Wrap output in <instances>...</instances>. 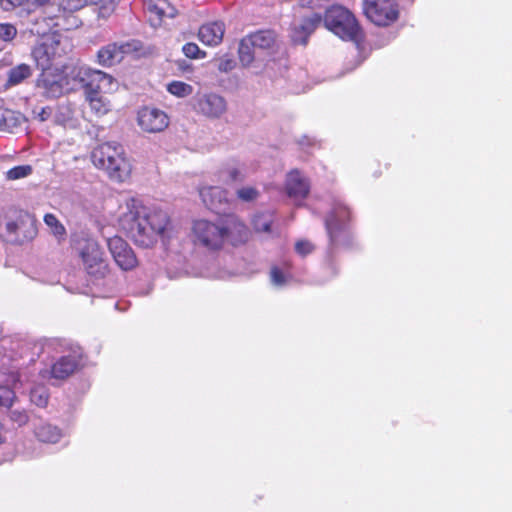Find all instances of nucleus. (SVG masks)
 <instances>
[{"mask_svg": "<svg viewBox=\"0 0 512 512\" xmlns=\"http://www.w3.org/2000/svg\"><path fill=\"white\" fill-rule=\"evenodd\" d=\"M221 177L226 182H243L247 178V168L242 163H227L221 171Z\"/></svg>", "mask_w": 512, "mask_h": 512, "instance_id": "5701e85b", "label": "nucleus"}, {"mask_svg": "<svg viewBox=\"0 0 512 512\" xmlns=\"http://www.w3.org/2000/svg\"><path fill=\"white\" fill-rule=\"evenodd\" d=\"M55 4V0H27V7H33L34 9L42 8L46 12V9L48 7H51ZM60 16L59 15H48L45 13V15L39 17L35 21V25L39 26L41 23H45L47 26V29H40L36 28L37 34H45L47 30H50L54 27H59L60 23Z\"/></svg>", "mask_w": 512, "mask_h": 512, "instance_id": "a211bd4d", "label": "nucleus"}, {"mask_svg": "<svg viewBox=\"0 0 512 512\" xmlns=\"http://www.w3.org/2000/svg\"><path fill=\"white\" fill-rule=\"evenodd\" d=\"M225 25L221 21L209 22L202 25L198 32L200 41L208 46H217L222 42Z\"/></svg>", "mask_w": 512, "mask_h": 512, "instance_id": "f3484780", "label": "nucleus"}, {"mask_svg": "<svg viewBox=\"0 0 512 512\" xmlns=\"http://www.w3.org/2000/svg\"><path fill=\"white\" fill-rule=\"evenodd\" d=\"M192 233L195 243L209 250H218L226 243L235 246L248 240L247 227L234 214L220 217L215 222L206 219L196 220Z\"/></svg>", "mask_w": 512, "mask_h": 512, "instance_id": "f03ea898", "label": "nucleus"}, {"mask_svg": "<svg viewBox=\"0 0 512 512\" xmlns=\"http://www.w3.org/2000/svg\"><path fill=\"white\" fill-rule=\"evenodd\" d=\"M44 222L50 229V233L61 242L66 237V229L54 214L48 213L44 216Z\"/></svg>", "mask_w": 512, "mask_h": 512, "instance_id": "cd10ccee", "label": "nucleus"}, {"mask_svg": "<svg viewBox=\"0 0 512 512\" xmlns=\"http://www.w3.org/2000/svg\"><path fill=\"white\" fill-rule=\"evenodd\" d=\"M107 245L115 263L122 270L127 271L136 267L137 258L125 240L115 236L108 239Z\"/></svg>", "mask_w": 512, "mask_h": 512, "instance_id": "f8f14e48", "label": "nucleus"}, {"mask_svg": "<svg viewBox=\"0 0 512 512\" xmlns=\"http://www.w3.org/2000/svg\"><path fill=\"white\" fill-rule=\"evenodd\" d=\"M79 256L85 271L97 279L103 278L108 272V264L104 251L94 239H85L78 247Z\"/></svg>", "mask_w": 512, "mask_h": 512, "instance_id": "0eeeda50", "label": "nucleus"}, {"mask_svg": "<svg viewBox=\"0 0 512 512\" xmlns=\"http://www.w3.org/2000/svg\"><path fill=\"white\" fill-rule=\"evenodd\" d=\"M32 173V167L30 165H20L11 168L6 172V178L8 180H18L29 176Z\"/></svg>", "mask_w": 512, "mask_h": 512, "instance_id": "c9c22d12", "label": "nucleus"}, {"mask_svg": "<svg viewBox=\"0 0 512 512\" xmlns=\"http://www.w3.org/2000/svg\"><path fill=\"white\" fill-rule=\"evenodd\" d=\"M350 217L348 208L341 202H336L331 214L326 218V230L330 240V246L336 247L346 244L349 238L347 222Z\"/></svg>", "mask_w": 512, "mask_h": 512, "instance_id": "6e6552de", "label": "nucleus"}, {"mask_svg": "<svg viewBox=\"0 0 512 512\" xmlns=\"http://www.w3.org/2000/svg\"><path fill=\"white\" fill-rule=\"evenodd\" d=\"M183 53L189 58H204L205 52H202L195 43H186L183 46Z\"/></svg>", "mask_w": 512, "mask_h": 512, "instance_id": "4c0bfd02", "label": "nucleus"}, {"mask_svg": "<svg viewBox=\"0 0 512 512\" xmlns=\"http://www.w3.org/2000/svg\"><path fill=\"white\" fill-rule=\"evenodd\" d=\"M246 38L256 49H269L275 43L276 35L271 30H260Z\"/></svg>", "mask_w": 512, "mask_h": 512, "instance_id": "393cba45", "label": "nucleus"}, {"mask_svg": "<svg viewBox=\"0 0 512 512\" xmlns=\"http://www.w3.org/2000/svg\"><path fill=\"white\" fill-rule=\"evenodd\" d=\"M147 8L150 12L155 13L160 18L174 17L175 14L174 8L167 0H150L147 4Z\"/></svg>", "mask_w": 512, "mask_h": 512, "instance_id": "bb28decb", "label": "nucleus"}, {"mask_svg": "<svg viewBox=\"0 0 512 512\" xmlns=\"http://www.w3.org/2000/svg\"><path fill=\"white\" fill-rule=\"evenodd\" d=\"M49 393L45 386L35 385L30 390V401L38 407H45L48 404Z\"/></svg>", "mask_w": 512, "mask_h": 512, "instance_id": "7c9ffc66", "label": "nucleus"}, {"mask_svg": "<svg viewBox=\"0 0 512 512\" xmlns=\"http://www.w3.org/2000/svg\"><path fill=\"white\" fill-rule=\"evenodd\" d=\"M91 161L114 182H125L131 176V161L118 143L106 142L96 146L91 152Z\"/></svg>", "mask_w": 512, "mask_h": 512, "instance_id": "20e7f679", "label": "nucleus"}, {"mask_svg": "<svg viewBox=\"0 0 512 512\" xmlns=\"http://www.w3.org/2000/svg\"><path fill=\"white\" fill-rule=\"evenodd\" d=\"M138 125L148 133H158L169 125L167 114L157 108L145 107L138 112Z\"/></svg>", "mask_w": 512, "mask_h": 512, "instance_id": "ddd939ff", "label": "nucleus"}, {"mask_svg": "<svg viewBox=\"0 0 512 512\" xmlns=\"http://www.w3.org/2000/svg\"><path fill=\"white\" fill-rule=\"evenodd\" d=\"M105 8L113 10L115 8V1L114 0H108V6L105 7Z\"/></svg>", "mask_w": 512, "mask_h": 512, "instance_id": "49530a36", "label": "nucleus"}, {"mask_svg": "<svg viewBox=\"0 0 512 512\" xmlns=\"http://www.w3.org/2000/svg\"><path fill=\"white\" fill-rule=\"evenodd\" d=\"M6 229H7V231H9V232H11V233H12V232H15V231H16V229H17V224H16L15 222H13V221L8 222V223L6 224Z\"/></svg>", "mask_w": 512, "mask_h": 512, "instance_id": "a18cd8bd", "label": "nucleus"}, {"mask_svg": "<svg viewBox=\"0 0 512 512\" xmlns=\"http://www.w3.org/2000/svg\"><path fill=\"white\" fill-rule=\"evenodd\" d=\"M200 196L207 208L217 214L225 212L228 207V192L221 187H204L200 190Z\"/></svg>", "mask_w": 512, "mask_h": 512, "instance_id": "4468645a", "label": "nucleus"}, {"mask_svg": "<svg viewBox=\"0 0 512 512\" xmlns=\"http://www.w3.org/2000/svg\"><path fill=\"white\" fill-rule=\"evenodd\" d=\"M246 37L243 38L239 44V59L242 65L249 66L254 60V50L256 49L251 43H249Z\"/></svg>", "mask_w": 512, "mask_h": 512, "instance_id": "c756f323", "label": "nucleus"}, {"mask_svg": "<svg viewBox=\"0 0 512 512\" xmlns=\"http://www.w3.org/2000/svg\"><path fill=\"white\" fill-rule=\"evenodd\" d=\"M34 433L43 443H57L62 437V432L57 426L44 422L35 427Z\"/></svg>", "mask_w": 512, "mask_h": 512, "instance_id": "b1692460", "label": "nucleus"}, {"mask_svg": "<svg viewBox=\"0 0 512 512\" xmlns=\"http://www.w3.org/2000/svg\"><path fill=\"white\" fill-rule=\"evenodd\" d=\"M39 86L43 87L44 94L50 98H57L63 93V85L60 81L44 76Z\"/></svg>", "mask_w": 512, "mask_h": 512, "instance_id": "c85d7f7f", "label": "nucleus"}, {"mask_svg": "<svg viewBox=\"0 0 512 512\" xmlns=\"http://www.w3.org/2000/svg\"><path fill=\"white\" fill-rule=\"evenodd\" d=\"M140 48L141 44L137 40L109 43L98 51V63L104 67L113 66L121 62L125 55L138 51Z\"/></svg>", "mask_w": 512, "mask_h": 512, "instance_id": "9b49d317", "label": "nucleus"}, {"mask_svg": "<svg viewBox=\"0 0 512 512\" xmlns=\"http://www.w3.org/2000/svg\"><path fill=\"white\" fill-rule=\"evenodd\" d=\"M79 364V355L63 356L52 366L51 375L55 379H65L77 369Z\"/></svg>", "mask_w": 512, "mask_h": 512, "instance_id": "6ab92c4d", "label": "nucleus"}, {"mask_svg": "<svg viewBox=\"0 0 512 512\" xmlns=\"http://www.w3.org/2000/svg\"><path fill=\"white\" fill-rule=\"evenodd\" d=\"M325 27L343 40L356 43L359 46L362 33L354 15L346 8L334 5L325 10Z\"/></svg>", "mask_w": 512, "mask_h": 512, "instance_id": "39448f33", "label": "nucleus"}, {"mask_svg": "<svg viewBox=\"0 0 512 512\" xmlns=\"http://www.w3.org/2000/svg\"><path fill=\"white\" fill-rule=\"evenodd\" d=\"M236 196L243 202L256 201L260 196V191L254 186H243L236 191Z\"/></svg>", "mask_w": 512, "mask_h": 512, "instance_id": "72a5a7b5", "label": "nucleus"}, {"mask_svg": "<svg viewBox=\"0 0 512 512\" xmlns=\"http://www.w3.org/2000/svg\"><path fill=\"white\" fill-rule=\"evenodd\" d=\"M64 10H65V8H64V7H62V5H61V4H59V5H58V7H57V11H58L59 13H61V12H63Z\"/></svg>", "mask_w": 512, "mask_h": 512, "instance_id": "09e8293b", "label": "nucleus"}, {"mask_svg": "<svg viewBox=\"0 0 512 512\" xmlns=\"http://www.w3.org/2000/svg\"><path fill=\"white\" fill-rule=\"evenodd\" d=\"M167 90L177 97H186L193 92L192 86L182 81H173L169 83Z\"/></svg>", "mask_w": 512, "mask_h": 512, "instance_id": "473e14b6", "label": "nucleus"}, {"mask_svg": "<svg viewBox=\"0 0 512 512\" xmlns=\"http://www.w3.org/2000/svg\"><path fill=\"white\" fill-rule=\"evenodd\" d=\"M364 13L377 26H388L399 16L394 0H364Z\"/></svg>", "mask_w": 512, "mask_h": 512, "instance_id": "1a4fd4ad", "label": "nucleus"}, {"mask_svg": "<svg viewBox=\"0 0 512 512\" xmlns=\"http://www.w3.org/2000/svg\"><path fill=\"white\" fill-rule=\"evenodd\" d=\"M73 114V109L69 104L59 105L55 114V122L64 127H76Z\"/></svg>", "mask_w": 512, "mask_h": 512, "instance_id": "a878e982", "label": "nucleus"}, {"mask_svg": "<svg viewBox=\"0 0 512 512\" xmlns=\"http://www.w3.org/2000/svg\"><path fill=\"white\" fill-rule=\"evenodd\" d=\"M71 48L69 40L60 35L53 33L43 38L32 50V56L37 66L42 70L50 68L53 61L61 58Z\"/></svg>", "mask_w": 512, "mask_h": 512, "instance_id": "423d86ee", "label": "nucleus"}, {"mask_svg": "<svg viewBox=\"0 0 512 512\" xmlns=\"http://www.w3.org/2000/svg\"><path fill=\"white\" fill-rule=\"evenodd\" d=\"M74 79L84 89L85 100L97 117L104 116L111 110L110 101L101 93L106 86L113 84L111 75L82 66L76 70Z\"/></svg>", "mask_w": 512, "mask_h": 512, "instance_id": "7ed1b4c3", "label": "nucleus"}, {"mask_svg": "<svg viewBox=\"0 0 512 512\" xmlns=\"http://www.w3.org/2000/svg\"><path fill=\"white\" fill-rule=\"evenodd\" d=\"M52 115V109L50 107H43L40 109V111L37 113V118L44 122L50 118Z\"/></svg>", "mask_w": 512, "mask_h": 512, "instance_id": "c03bdc74", "label": "nucleus"}, {"mask_svg": "<svg viewBox=\"0 0 512 512\" xmlns=\"http://www.w3.org/2000/svg\"><path fill=\"white\" fill-rule=\"evenodd\" d=\"M321 14L315 12L309 17H305L301 23L295 25L291 37L294 43L306 44L308 37L313 33L316 27L321 23Z\"/></svg>", "mask_w": 512, "mask_h": 512, "instance_id": "dca6fc26", "label": "nucleus"}, {"mask_svg": "<svg viewBox=\"0 0 512 512\" xmlns=\"http://www.w3.org/2000/svg\"><path fill=\"white\" fill-rule=\"evenodd\" d=\"M314 250V245L310 242V241H307V240H299L295 243V251L300 255V256H306L310 253H312Z\"/></svg>", "mask_w": 512, "mask_h": 512, "instance_id": "ea45409f", "label": "nucleus"}, {"mask_svg": "<svg viewBox=\"0 0 512 512\" xmlns=\"http://www.w3.org/2000/svg\"><path fill=\"white\" fill-rule=\"evenodd\" d=\"M17 28L12 23H0V42L10 43L17 36Z\"/></svg>", "mask_w": 512, "mask_h": 512, "instance_id": "f704fd0d", "label": "nucleus"}, {"mask_svg": "<svg viewBox=\"0 0 512 512\" xmlns=\"http://www.w3.org/2000/svg\"><path fill=\"white\" fill-rule=\"evenodd\" d=\"M26 118L25 116L11 109L0 107V130L13 132L16 128L20 127Z\"/></svg>", "mask_w": 512, "mask_h": 512, "instance_id": "aec40b11", "label": "nucleus"}, {"mask_svg": "<svg viewBox=\"0 0 512 512\" xmlns=\"http://www.w3.org/2000/svg\"><path fill=\"white\" fill-rule=\"evenodd\" d=\"M272 222L273 215L268 212L256 214L252 220L253 227L257 232H269Z\"/></svg>", "mask_w": 512, "mask_h": 512, "instance_id": "2f4dec72", "label": "nucleus"}, {"mask_svg": "<svg viewBox=\"0 0 512 512\" xmlns=\"http://www.w3.org/2000/svg\"><path fill=\"white\" fill-rule=\"evenodd\" d=\"M33 74V68L25 63L18 64L7 71L5 87L10 88L23 83Z\"/></svg>", "mask_w": 512, "mask_h": 512, "instance_id": "4be33fe9", "label": "nucleus"}, {"mask_svg": "<svg viewBox=\"0 0 512 512\" xmlns=\"http://www.w3.org/2000/svg\"><path fill=\"white\" fill-rule=\"evenodd\" d=\"M10 418L13 422L17 423L19 426H22L27 423L28 421V415L23 410H11L10 412Z\"/></svg>", "mask_w": 512, "mask_h": 512, "instance_id": "79ce46f5", "label": "nucleus"}, {"mask_svg": "<svg viewBox=\"0 0 512 512\" xmlns=\"http://www.w3.org/2000/svg\"><path fill=\"white\" fill-rule=\"evenodd\" d=\"M18 382H20V376L15 371L10 370L5 380V385L0 386V408H9L12 405L15 399V392L10 386L16 388Z\"/></svg>", "mask_w": 512, "mask_h": 512, "instance_id": "412c9836", "label": "nucleus"}, {"mask_svg": "<svg viewBox=\"0 0 512 512\" xmlns=\"http://www.w3.org/2000/svg\"><path fill=\"white\" fill-rule=\"evenodd\" d=\"M27 6V0H0V8L4 12H12L18 7Z\"/></svg>", "mask_w": 512, "mask_h": 512, "instance_id": "e433bc0d", "label": "nucleus"}, {"mask_svg": "<svg viewBox=\"0 0 512 512\" xmlns=\"http://www.w3.org/2000/svg\"><path fill=\"white\" fill-rule=\"evenodd\" d=\"M285 189L290 198L304 199L309 193L310 184L298 170H293L287 175Z\"/></svg>", "mask_w": 512, "mask_h": 512, "instance_id": "2eb2a0df", "label": "nucleus"}, {"mask_svg": "<svg viewBox=\"0 0 512 512\" xmlns=\"http://www.w3.org/2000/svg\"><path fill=\"white\" fill-rule=\"evenodd\" d=\"M69 2H77V4H74L72 6L73 9H79L80 8V5L78 4V2H80V0H68Z\"/></svg>", "mask_w": 512, "mask_h": 512, "instance_id": "de8ad7c7", "label": "nucleus"}, {"mask_svg": "<svg viewBox=\"0 0 512 512\" xmlns=\"http://www.w3.org/2000/svg\"><path fill=\"white\" fill-rule=\"evenodd\" d=\"M270 277L272 284L276 287H282L287 283L286 275L278 267H272Z\"/></svg>", "mask_w": 512, "mask_h": 512, "instance_id": "58836bf2", "label": "nucleus"}, {"mask_svg": "<svg viewBox=\"0 0 512 512\" xmlns=\"http://www.w3.org/2000/svg\"><path fill=\"white\" fill-rule=\"evenodd\" d=\"M234 61L231 59H221L218 65V69L222 72L231 71L234 68Z\"/></svg>", "mask_w": 512, "mask_h": 512, "instance_id": "37998d69", "label": "nucleus"}, {"mask_svg": "<svg viewBox=\"0 0 512 512\" xmlns=\"http://www.w3.org/2000/svg\"><path fill=\"white\" fill-rule=\"evenodd\" d=\"M324 0H299L298 4L302 8H309L311 10L327 9L323 3Z\"/></svg>", "mask_w": 512, "mask_h": 512, "instance_id": "a19ab883", "label": "nucleus"}, {"mask_svg": "<svg viewBox=\"0 0 512 512\" xmlns=\"http://www.w3.org/2000/svg\"><path fill=\"white\" fill-rule=\"evenodd\" d=\"M119 216V225L141 247H151L167 231L170 221L161 209L145 206L141 200L130 198Z\"/></svg>", "mask_w": 512, "mask_h": 512, "instance_id": "f257e3e1", "label": "nucleus"}, {"mask_svg": "<svg viewBox=\"0 0 512 512\" xmlns=\"http://www.w3.org/2000/svg\"><path fill=\"white\" fill-rule=\"evenodd\" d=\"M193 109L206 118L219 119L227 112L228 104L218 93H199L193 98Z\"/></svg>", "mask_w": 512, "mask_h": 512, "instance_id": "9d476101", "label": "nucleus"}]
</instances>
